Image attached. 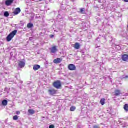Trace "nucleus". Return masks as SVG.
Wrapping results in <instances>:
<instances>
[{
  "mask_svg": "<svg viewBox=\"0 0 128 128\" xmlns=\"http://www.w3.org/2000/svg\"><path fill=\"white\" fill-rule=\"evenodd\" d=\"M16 34H18V30H14V31L12 32L9 35L6 37V41L8 42H12V38L16 36Z\"/></svg>",
  "mask_w": 128,
  "mask_h": 128,
  "instance_id": "1",
  "label": "nucleus"
},
{
  "mask_svg": "<svg viewBox=\"0 0 128 128\" xmlns=\"http://www.w3.org/2000/svg\"><path fill=\"white\" fill-rule=\"evenodd\" d=\"M53 86L56 88V90H60L62 88V82L60 80H58L53 83Z\"/></svg>",
  "mask_w": 128,
  "mask_h": 128,
  "instance_id": "2",
  "label": "nucleus"
},
{
  "mask_svg": "<svg viewBox=\"0 0 128 128\" xmlns=\"http://www.w3.org/2000/svg\"><path fill=\"white\" fill-rule=\"evenodd\" d=\"M48 92L50 96H54V94H56L58 91L55 89H50L48 90Z\"/></svg>",
  "mask_w": 128,
  "mask_h": 128,
  "instance_id": "3",
  "label": "nucleus"
},
{
  "mask_svg": "<svg viewBox=\"0 0 128 128\" xmlns=\"http://www.w3.org/2000/svg\"><path fill=\"white\" fill-rule=\"evenodd\" d=\"M68 68L69 70L74 71L76 70V66L74 64H70L68 65Z\"/></svg>",
  "mask_w": 128,
  "mask_h": 128,
  "instance_id": "4",
  "label": "nucleus"
},
{
  "mask_svg": "<svg viewBox=\"0 0 128 128\" xmlns=\"http://www.w3.org/2000/svg\"><path fill=\"white\" fill-rule=\"evenodd\" d=\"M14 0H7L6 1L5 4L7 6H12L14 4Z\"/></svg>",
  "mask_w": 128,
  "mask_h": 128,
  "instance_id": "5",
  "label": "nucleus"
},
{
  "mask_svg": "<svg viewBox=\"0 0 128 128\" xmlns=\"http://www.w3.org/2000/svg\"><path fill=\"white\" fill-rule=\"evenodd\" d=\"M50 53L51 54H56V52H58V48H56V46H52L50 49Z\"/></svg>",
  "mask_w": 128,
  "mask_h": 128,
  "instance_id": "6",
  "label": "nucleus"
},
{
  "mask_svg": "<svg viewBox=\"0 0 128 128\" xmlns=\"http://www.w3.org/2000/svg\"><path fill=\"white\" fill-rule=\"evenodd\" d=\"M62 62V58H58L54 60V62L56 64H60Z\"/></svg>",
  "mask_w": 128,
  "mask_h": 128,
  "instance_id": "7",
  "label": "nucleus"
},
{
  "mask_svg": "<svg viewBox=\"0 0 128 128\" xmlns=\"http://www.w3.org/2000/svg\"><path fill=\"white\" fill-rule=\"evenodd\" d=\"M114 94L116 96H120V94H122V91H120V90H115Z\"/></svg>",
  "mask_w": 128,
  "mask_h": 128,
  "instance_id": "8",
  "label": "nucleus"
},
{
  "mask_svg": "<svg viewBox=\"0 0 128 128\" xmlns=\"http://www.w3.org/2000/svg\"><path fill=\"white\" fill-rule=\"evenodd\" d=\"M18 66H20L21 68H24V66H26V62L22 61L18 63Z\"/></svg>",
  "mask_w": 128,
  "mask_h": 128,
  "instance_id": "9",
  "label": "nucleus"
},
{
  "mask_svg": "<svg viewBox=\"0 0 128 128\" xmlns=\"http://www.w3.org/2000/svg\"><path fill=\"white\" fill-rule=\"evenodd\" d=\"M20 12H22V10H20V8H16L15 10L14 14H15V16H16V15L18 14H20Z\"/></svg>",
  "mask_w": 128,
  "mask_h": 128,
  "instance_id": "10",
  "label": "nucleus"
},
{
  "mask_svg": "<svg viewBox=\"0 0 128 128\" xmlns=\"http://www.w3.org/2000/svg\"><path fill=\"white\" fill-rule=\"evenodd\" d=\"M122 60L123 62H128V55L125 54L122 56Z\"/></svg>",
  "mask_w": 128,
  "mask_h": 128,
  "instance_id": "11",
  "label": "nucleus"
},
{
  "mask_svg": "<svg viewBox=\"0 0 128 128\" xmlns=\"http://www.w3.org/2000/svg\"><path fill=\"white\" fill-rule=\"evenodd\" d=\"M40 66L38 64H36L33 67V70L35 72H36V70H40Z\"/></svg>",
  "mask_w": 128,
  "mask_h": 128,
  "instance_id": "12",
  "label": "nucleus"
},
{
  "mask_svg": "<svg viewBox=\"0 0 128 128\" xmlns=\"http://www.w3.org/2000/svg\"><path fill=\"white\" fill-rule=\"evenodd\" d=\"M74 48L76 50H80V43L76 42L74 44Z\"/></svg>",
  "mask_w": 128,
  "mask_h": 128,
  "instance_id": "13",
  "label": "nucleus"
},
{
  "mask_svg": "<svg viewBox=\"0 0 128 128\" xmlns=\"http://www.w3.org/2000/svg\"><path fill=\"white\" fill-rule=\"evenodd\" d=\"M100 104L102 106H104V104H106V99L104 98L101 99L100 100Z\"/></svg>",
  "mask_w": 128,
  "mask_h": 128,
  "instance_id": "14",
  "label": "nucleus"
},
{
  "mask_svg": "<svg viewBox=\"0 0 128 128\" xmlns=\"http://www.w3.org/2000/svg\"><path fill=\"white\" fill-rule=\"evenodd\" d=\"M28 112L30 114H36V111L34 110H29Z\"/></svg>",
  "mask_w": 128,
  "mask_h": 128,
  "instance_id": "15",
  "label": "nucleus"
},
{
  "mask_svg": "<svg viewBox=\"0 0 128 128\" xmlns=\"http://www.w3.org/2000/svg\"><path fill=\"white\" fill-rule=\"evenodd\" d=\"M2 104L3 106H8V100H4L2 102Z\"/></svg>",
  "mask_w": 128,
  "mask_h": 128,
  "instance_id": "16",
  "label": "nucleus"
},
{
  "mask_svg": "<svg viewBox=\"0 0 128 128\" xmlns=\"http://www.w3.org/2000/svg\"><path fill=\"white\" fill-rule=\"evenodd\" d=\"M80 12L82 14H84V12H86V9L83 8H80Z\"/></svg>",
  "mask_w": 128,
  "mask_h": 128,
  "instance_id": "17",
  "label": "nucleus"
},
{
  "mask_svg": "<svg viewBox=\"0 0 128 128\" xmlns=\"http://www.w3.org/2000/svg\"><path fill=\"white\" fill-rule=\"evenodd\" d=\"M76 110V108L74 106H72L70 108V112H74V110Z\"/></svg>",
  "mask_w": 128,
  "mask_h": 128,
  "instance_id": "18",
  "label": "nucleus"
},
{
  "mask_svg": "<svg viewBox=\"0 0 128 128\" xmlns=\"http://www.w3.org/2000/svg\"><path fill=\"white\" fill-rule=\"evenodd\" d=\"M28 28H34V24H28L27 26Z\"/></svg>",
  "mask_w": 128,
  "mask_h": 128,
  "instance_id": "19",
  "label": "nucleus"
},
{
  "mask_svg": "<svg viewBox=\"0 0 128 128\" xmlns=\"http://www.w3.org/2000/svg\"><path fill=\"white\" fill-rule=\"evenodd\" d=\"M124 110H126V112H128V104H126L124 106Z\"/></svg>",
  "mask_w": 128,
  "mask_h": 128,
  "instance_id": "20",
  "label": "nucleus"
},
{
  "mask_svg": "<svg viewBox=\"0 0 128 128\" xmlns=\"http://www.w3.org/2000/svg\"><path fill=\"white\" fill-rule=\"evenodd\" d=\"M4 16L6 18H8V16H10V13H8V12H6L4 14Z\"/></svg>",
  "mask_w": 128,
  "mask_h": 128,
  "instance_id": "21",
  "label": "nucleus"
},
{
  "mask_svg": "<svg viewBox=\"0 0 128 128\" xmlns=\"http://www.w3.org/2000/svg\"><path fill=\"white\" fill-rule=\"evenodd\" d=\"M13 120H18V116H15L13 117Z\"/></svg>",
  "mask_w": 128,
  "mask_h": 128,
  "instance_id": "22",
  "label": "nucleus"
},
{
  "mask_svg": "<svg viewBox=\"0 0 128 128\" xmlns=\"http://www.w3.org/2000/svg\"><path fill=\"white\" fill-rule=\"evenodd\" d=\"M49 128H54V125H50Z\"/></svg>",
  "mask_w": 128,
  "mask_h": 128,
  "instance_id": "23",
  "label": "nucleus"
},
{
  "mask_svg": "<svg viewBox=\"0 0 128 128\" xmlns=\"http://www.w3.org/2000/svg\"><path fill=\"white\" fill-rule=\"evenodd\" d=\"M16 114H20V111L16 112Z\"/></svg>",
  "mask_w": 128,
  "mask_h": 128,
  "instance_id": "24",
  "label": "nucleus"
},
{
  "mask_svg": "<svg viewBox=\"0 0 128 128\" xmlns=\"http://www.w3.org/2000/svg\"><path fill=\"white\" fill-rule=\"evenodd\" d=\"M94 128H100L98 126H94Z\"/></svg>",
  "mask_w": 128,
  "mask_h": 128,
  "instance_id": "25",
  "label": "nucleus"
},
{
  "mask_svg": "<svg viewBox=\"0 0 128 128\" xmlns=\"http://www.w3.org/2000/svg\"><path fill=\"white\" fill-rule=\"evenodd\" d=\"M50 36L51 38H52L54 36V35H50Z\"/></svg>",
  "mask_w": 128,
  "mask_h": 128,
  "instance_id": "26",
  "label": "nucleus"
},
{
  "mask_svg": "<svg viewBox=\"0 0 128 128\" xmlns=\"http://www.w3.org/2000/svg\"><path fill=\"white\" fill-rule=\"evenodd\" d=\"M124 2H128V0H124Z\"/></svg>",
  "mask_w": 128,
  "mask_h": 128,
  "instance_id": "27",
  "label": "nucleus"
},
{
  "mask_svg": "<svg viewBox=\"0 0 128 128\" xmlns=\"http://www.w3.org/2000/svg\"><path fill=\"white\" fill-rule=\"evenodd\" d=\"M128 78V76H126V78Z\"/></svg>",
  "mask_w": 128,
  "mask_h": 128,
  "instance_id": "28",
  "label": "nucleus"
}]
</instances>
